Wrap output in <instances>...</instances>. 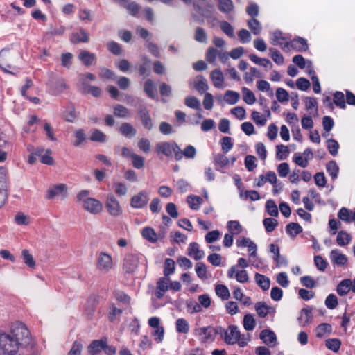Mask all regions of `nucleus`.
Instances as JSON below:
<instances>
[{
    "mask_svg": "<svg viewBox=\"0 0 355 355\" xmlns=\"http://www.w3.org/2000/svg\"><path fill=\"white\" fill-rule=\"evenodd\" d=\"M139 257L135 254L127 255L123 261V270L127 273L134 272L139 265Z\"/></svg>",
    "mask_w": 355,
    "mask_h": 355,
    "instance_id": "4468645a",
    "label": "nucleus"
},
{
    "mask_svg": "<svg viewBox=\"0 0 355 355\" xmlns=\"http://www.w3.org/2000/svg\"><path fill=\"white\" fill-rule=\"evenodd\" d=\"M210 78L216 87L222 88L224 87L225 78L223 73L220 69H215L211 71Z\"/></svg>",
    "mask_w": 355,
    "mask_h": 355,
    "instance_id": "5701e85b",
    "label": "nucleus"
},
{
    "mask_svg": "<svg viewBox=\"0 0 355 355\" xmlns=\"http://www.w3.org/2000/svg\"><path fill=\"white\" fill-rule=\"evenodd\" d=\"M195 270L197 273L198 277L202 279H207V268L205 264L202 263H198L196 265Z\"/></svg>",
    "mask_w": 355,
    "mask_h": 355,
    "instance_id": "e2e57ef3",
    "label": "nucleus"
},
{
    "mask_svg": "<svg viewBox=\"0 0 355 355\" xmlns=\"http://www.w3.org/2000/svg\"><path fill=\"white\" fill-rule=\"evenodd\" d=\"M19 349L17 342L8 333H0V355H15Z\"/></svg>",
    "mask_w": 355,
    "mask_h": 355,
    "instance_id": "39448f33",
    "label": "nucleus"
},
{
    "mask_svg": "<svg viewBox=\"0 0 355 355\" xmlns=\"http://www.w3.org/2000/svg\"><path fill=\"white\" fill-rule=\"evenodd\" d=\"M169 288V279L166 278H160L156 285L155 295L157 298H161Z\"/></svg>",
    "mask_w": 355,
    "mask_h": 355,
    "instance_id": "4be33fe9",
    "label": "nucleus"
},
{
    "mask_svg": "<svg viewBox=\"0 0 355 355\" xmlns=\"http://www.w3.org/2000/svg\"><path fill=\"white\" fill-rule=\"evenodd\" d=\"M230 112L239 120H243L246 118L245 110L241 106L235 107Z\"/></svg>",
    "mask_w": 355,
    "mask_h": 355,
    "instance_id": "338daca9",
    "label": "nucleus"
},
{
    "mask_svg": "<svg viewBox=\"0 0 355 355\" xmlns=\"http://www.w3.org/2000/svg\"><path fill=\"white\" fill-rule=\"evenodd\" d=\"M260 338L268 347H275L277 345V337L275 334L270 329H264L261 331Z\"/></svg>",
    "mask_w": 355,
    "mask_h": 355,
    "instance_id": "f3484780",
    "label": "nucleus"
},
{
    "mask_svg": "<svg viewBox=\"0 0 355 355\" xmlns=\"http://www.w3.org/2000/svg\"><path fill=\"white\" fill-rule=\"evenodd\" d=\"M114 189L116 195L119 197L126 196L128 193V187L125 183L116 182L114 184Z\"/></svg>",
    "mask_w": 355,
    "mask_h": 355,
    "instance_id": "de8ad7c7",
    "label": "nucleus"
},
{
    "mask_svg": "<svg viewBox=\"0 0 355 355\" xmlns=\"http://www.w3.org/2000/svg\"><path fill=\"white\" fill-rule=\"evenodd\" d=\"M270 54L271 56V58L273 60V61L279 64L282 65L284 64V59L282 55L276 49H269Z\"/></svg>",
    "mask_w": 355,
    "mask_h": 355,
    "instance_id": "4d7b16f0",
    "label": "nucleus"
},
{
    "mask_svg": "<svg viewBox=\"0 0 355 355\" xmlns=\"http://www.w3.org/2000/svg\"><path fill=\"white\" fill-rule=\"evenodd\" d=\"M351 241V236L344 231H340L336 238V242L340 246L347 245Z\"/></svg>",
    "mask_w": 355,
    "mask_h": 355,
    "instance_id": "c03bdc74",
    "label": "nucleus"
},
{
    "mask_svg": "<svg viewBox=\"0 0 355 355\" xmlns=\"http://www.w3.org/2000/svg\"><path fill=\"white\" fill-rule=\"evenodd\" d=\"M7 181L8 170L6 168L0 166V207H2L7 200Z\"/></svg>",
    "mask_w": 355,
    "mask_h": 355,
    "instance_id": "9b49d317",
    "label": "nucleus"
},
{
    "mask_svg": "<svg viewBox=\"0 0 355 355\" xmlns=\"http://www.w3.org/2000/svg\"><path fill=\"white\" fill-rule=\"evenodd\" d=\"M132 166L136 169H142L145 166V158L135 154L131 159Z\"/></svg>",
    "mask_w": 355,
    "mask_h": 355,
    "instance_id": "5fc2aeb1",
    "label": "nucleus"
},
{
    "mask_svg": "<svg viewBox=\"0 0 355 355\" xmlns=\"http://www.w3.org/2000/svg\"><path fill=\"white\" fill-rule=\"evenodd\" d=\"M119 131L121 134L128 138L134 137L137 132L135 128L128 123H122L119 128Z\"/></svg>",
    "mask_w": 355,
    "mask_h": 355,
    "instance_id": "7c9ffc66",
    "label": "nucleus"
},
{
    "mask_svg": "<svg viewBox=\"0 0 355 355\" xmlns=\"http://www.w3.org/2000/svg\"><path fill=\"white\" fill-rule=\"evenodd\" d=\"M327 171L332 178L335 179L338 176L339 168L335 162H330L327 165Z\"/></svg>",
    "mask_w": 355,
    "mask_h": 355,
    "instance_id": "69168bd1",
    "label": "nucleus"
},
{
    "mask_svg": "<svg viewBox=\"0 0 355 355\" xmlns=\"http://www.w3.org/2000/svg\"><path fill=\"white\" fill-rule=\"evenodd\" d=\"M8 334L17 342L19 348L28 345L31 343L30 331L22 322H16L13 323Z\"/></svg>",
    "mask_w": 355,
    "mask_h": 355,
    "instance_id": "7ed1b4c3",
    "label": "nucleus"
},
{
    "mask_svg": "<svg viewBox=\"0 0 355 355\" xmlns=\"http://www.w3.org/2000/svg\"><path fill=\"white\" fill-rule=\"evenodd\" d=\"M51 89L54 94H60L67 89V85L64 81L62 79H58L55 82L52 83Z\"/></svg>",
    "mask_w": 355,
    "mask_h": 355,
    "instance_id": "f704fd0d",
    "label": "nucleus"
},
{
    "mask_svg": "<svg viewBox=\"0 0 355 355\" xmlns=\"http://www.w3.org/2000/svg\"><path fill=\"white\" fill-rule=\"evenodd\" d=\"M83 351V344L80 341L73 342L67 355H81Z\"/></svg>",
    "mask_w": 355,
    "mask_h": 355,
    "instance_id": "0e129e2a",
    "label": "nucleus"
},
{
    "mask_svg": "<svg viewBox=\"0 0 355 355\" xmlns=\"http://www.w3.org/2000/svg\"><path fill=\"white\" fill-rule=\"evenodd\" d=\"M266 209L268 214L270 215L271 216H278L277 207L273 200H267L266 203Z\"/></svg>",
    "mask_w": 355,
    "mask_h": 355,
    "instance_id": "bf43d9fd",
    "label": "nucleus"
},
{
    "mask_svg": "<svg viewBox=\"0 0 355 355\" xmlns=\"http://www.w3.org/2000/svg\"><path fill=\"white\" fill-rule=\"evenodd\" d=\"M290 153L288 147L283 144L277 145L276 146V157L279 160L286 159Z\"/></svg>",
    "mask_w": 355,
    "mask_h": 355,
    "instance_id": "4c0bfd02",
    "label": "nucleus"
},
{
    "mask_svg": "<svg viewBox=\"0 0 355 355\" xmlns=\"http://www.w3.org/2000/svg\"><path fill=\"white\" fill-rule=\"evenodd\" d=\"M138 147L140 150L144 153H148L150 150V142L149 139L146 138H141L138 141Z\"/></svg>",
    "mask_w": 355,
    "mask_h": 355,
    "instance_id": "680f3d73",
    "label": "nucleus"
},
{
    "mask_svg": "<svg viewBox=\"0 0 355 355\" xmlns=\"http://www.w3.org/2000/svg\"><path fill=\"white\" fill-rule=\"evenodd\" d=\"M53 151L50 148H44L43 147H38L35 150V154L40 158V161L46 165H53L54 159L52 157Z\"/></svg>",
    "mask_w": 355,
    "mask_h": 355,
    "instance_id": "f8f14e48",
    "label": "nucleus"
},
{
    "mask_svg": "<svg viewBox=\"0 0 355 355\" xmlns=\"http://www.w3.org/2000/svg\"><path fill=\"white\" fill-rule=\"evenodd\" d=\"M144 90L150 97H155L156 93V86L152 80H148L146 81L144 85Z\"/></svg>",
    "mask_w": 355,
    "mask_h": 355,
    "instance_id": "13d9d810",
    "label": "nucleus"
},
{
    "mask_svg": "<svg viewBox=\"0 0 355 355\" xmlns=\"http://www.w3.org/2000/svg\"><path fill=\"white\" fill-rule=\"evenodd\" d=\"M215 291H216V295L219 297H220L223 300H227L230 296L229 289L225 285H223V284L216 285V288H215Z\"/></svg>",
    "mask_w": 355,
    "mask_h": 355,
    "instance_id": "37998d69",
    "label": "nucleus"
},
{
    "mask_svg": "<svg viewBox=\"0 0 355 355\" xmlns=\"http://www.w3.org/2000/svg\"><path fill=\"white\" fill-rule=\"evenodd\" d=\"M227 228L229 231V233L232 234H239L243 230V227L240 224V223L237 220H230L227 223Z\"/></svg>",
    "mask_w": 355,
    "mask_h": 355,
    "instance_id": "72a5a7b5",
    "label": "nucleus"
},
{
    "mask_svg": "<svg viewBox=\"0 0 355 355\" xmlns=\"http://www.w3.org/2000/svg\"><path fill=\"white\" fill-rule=\"evenodd\" d=\"M196 335L202 343H209L214 340V329L209 327H201L196 330Z\"/></svg>",
    "mask_w": 355,
    "mask_h": 355,
    "instance_id": "dca6fc26",
    "label": "nucleus"
},
{
    "mask_svg": "<svg viewBox=\"0 0 355 355\" xmlns=\"http://www.w3.org/2000/svg\"><path fill=\"white\" fill-rule=\"evenodd\" d=\"M78 58L86 66L92 65L95 60V55L85 50L80 51Z\"/></svg>",
    "mask_w": 355,
    "mask_h": 355,
    "instance_id": "a878e982",
    "label": "nucleus"
},
{
    "mask_svg": "<svg viewBox=\"0 0 355 355\" xmlns=\"http://www.w3.org/2000/svg\"><path fill=\"white\" fill-rule=\"evenodd\" d=\"M332 331L331 326L328 323H322L315 329V335L318 338L328 336Z\"/></svg>",
    "mask_w": 355,
    "mask_h": 355,
    "instance_id": "c85d7f7f",
    "label": "nucleus"
},
{
    "mask_svg": "<svg viewBox=\"0 0 355 355\" xmlns=\"http://www.w3.org/2000/svg\"><path fill=\"white\" fill-rule=\"evenodd\" d=\"M14 220L18 225H28L31 223V218L28 214L20 211L16 214Z\"/></svg>",
    "mask_w": 355,
    "mask_h": 355,
    "instance_id": "473e14b6",
    "label": "nucleus"
},
{
    "mask_svg": "<svg viewBox=\"0 0 355 355\" xmlns=\"http://www.w3.org/2000/svg\"><path fill=\"white\" fill-rule=\"evenodd\" d=\"M254 307L257 314L261 318H264L268 314L275 312V308L261 302L257 303Z\"/></svg>",
    "mask_w": 355,
    "mask_h": 355,
    "instance_id": "b1692460",
    "label": "nucleus"
},
{
    "mask_svg": "<svg viewBox=\"0 0 355 355\" xmlns=\"http://www.w3.org/2000/svg\"><path fill=\"white\" fill-rule=\"evenodd\" d=\"M341 342L338 338L328 339L326 340V347L335 352H338L340 349Z\"/></svg>",
    "mask_w": 355,
    "mask_h": 355,
    "instance_id": "6e6d98bb",
    "label": "nucleus"
},
{
    "mask_svg": "<svg viewBox=\"0 0 355 355\" xmlns=\"http://www.w3.org/2000/svg\"><path fill=\"white\" fill-rule=\"evenodd\" d=\"M21 254L24 264L31 269H35L36 266V261L34 259L33 256L30 253L29 250L24 249L22 250Z\"/></svg>",
    "mask_w": 355,
    "mask_h": 355,
    "instance_id": "bb28decb",
    "label": "nucleus"
},
{
    "mask_svg": "<svg viewBox=\"0 0 355 355\" xmlns=\"http://www.w3.org/2000/svg\"><path fill=\"white\" fill-rule=\"evenodd\" d=\"M140 118L144 126L148 130L151 129L153 123L147 110H142L139 112Z\"/></svg>",
    "mask_w": 355,
    "mask_h": 355,
    "instance_id": "a18cd8bd",
    "label": "nucleus"
},
{
    "mask_svg": "<svg viewBox=\"0 0 355 355\" xmlns=\"http://www.w3.org/2000/svg\"><path fill=\"white\" fill-rule=\"evenodd\" d=\"M240 197L245 200L250 198L252 201L258 200L260 198L259 193L254 190L241 191Z\"/></svg>",
    "mask_w": 355,
    "mask_h": 355,
    "instance_id": "603ef678",
    "label": "nucleus"
},
{
    "mask_svg": "<svg viewBox=\"0 0 355 355\" xmlns=\"http://www.w3.org/2000/svg\"><path fill=\"white\" fill-rule=\"evenodd\" d=\"M105 347V340H96L93 341L88 347V352L91 355L99 353Z\"/></svg>",
    "mask_w": 355,
    "mask_h": 355,
    "instance_id": "cd10ccee",
    "label": "nucleus"
},
{
    "mask_svg": "<svg viewBox=\"0 0 355 355\" xmlns=\"http://www.w3.org/2000/svg\"><path fill=\"white\" fill-rule=\"evenodd\" d=\"M239 99V94L232 90H227L224 94V100L229 105H235Z\"/></svg>",
    "mask_w": 355,
    "mask_h": 355,
    "instance_id": "2f4dec72",
    "label": "nucleus"
},
{
    "mask_svg": "<svg viewBox=\"0 0 355 355\" xmlns=\"http://www.w3.org/2000/svg\"><path fill=\"white\" fill-rule=\"evenodd\" d=\"M88 190H82L77 194V200L83 209L92 215L100 214L103 209L102 202L98 199L90 197Z\"/></svg>",
    "mask_w": 355,
    "mask_h": 355,
    "instance_id": "f03ea898",
    "label": "nucleus"
},
{
    "mask_svg": "<svg viewBox=\"0 0 355 355\" xmlns=\"http://www.w3.org/2000/svg\"><path fill=\"white\" fill-rule=\"evenodd\" d=\"M142 236L150 243H156L159 239V235L155 232V230L150 227H144L141 230Z\"/></svg>",
    "mask_w": 355,
    "mask_h": 355,
    "instance_id": "393cba45",
    "label": "nucleus"
},
{
    "mask_svg": "<svg viewBox=\"0 0 355 355\" xmlns=\"http://www.w3.org/2000/svg\"><path fill=\"white\" fill-rule=\"evenodd\" d=\"M114 114L117 117L126 118L130 115V112L125 107L116 105L114 107Z\"/></svg>",
    "mask_w": 355,
    "mask_h": 355,
    "instance_id": "3c124183",
    "label": "nucleus"
},
{
    "mask_svg": "<svg viewBox=\"0 0 355 355\" xmlns=\"http://www.w3.org/2000/svg\"><path fill=\"white\" fill-rule=\"evenodd\" d=\"M68 195V187L65 184H55L48 189L46 198L54 199L55 198L64 200Z\"/></svg>",
    "mask_w": 355,
    "mask_h": 355,
    "instance_id": "1a4fd4ad",
    "label": "nucleus"
},
{
    "mask_svg": "<svg viewBox=\"0 0 355 355\" xmlns=\"http://www.w3.org/2000/svg\"><path fill=\"white\" fill-rule=\"evenodd\" d=\"M187 254L195 260H200L205 256L204 252L200 249L199 245L196 242L189 244Z\"/></svg>",
    "mask_w": 355,
    "mask_h": 355,
    "instance_id": "412c9836",
    "label": "nucleus"
},
{
    "mask_svg": "<svg viewBox=\"0 0 355 355\" xmlns=\"http://www.w3.org/2000/svg\"><path fill=\"white\" fill-rule=\"evenodd\" d=\"M149 200V195L146 191L142 190L134 194L130 201V205L133 209H143Z\"/></svg>",
    "mask_w": 355,
    "mask_h": 355,
    "instance_id": "9d476101",
    "label": "nucleus"
},
{
    "mask_svg": "<svg viewBox=\"0 0 355 355\" xmlns=\"http://www.w3.org/2000/svg\"><path fill=\"white\" fill-rule=\"evenodd\" d=\"M257 284L264 291L270 288V279L263 275L256 273L254 275Z\"/></svg>",
    "mask_w": 355,
    "mask_h": 355,
    "instance_id": "c9c22d12",
    "label": "nucleus"
},
{
    "mask_svg": "<svg viewBox=\"0 0 355 355\" xmlns=\"http://www.w3.org/2000/svg\"><path fill=\"white\" fill-rule=\"evenodd\" d=\"M112 256L106 252H101L97 256L96 268L102 274L108 273L113 268Z\"/></svg>",
    "mask_w": 355,
    "mask_h": 355,
    "instance_id": "6e6552de",
    "label": "nucleus"
},
{
    "mask_svg": "<svg viewBox=\"0 0 355 355\" xmlns=\"http://www.w3.org/2000/svg\"><path fill=\"white\" fill-rule=\"evenodd\" d=\"M286 231L290 236L295 237L302 232V227L298 223H291L286 226Z\"/></svg>",
    "mask_w": 355,
    "mask_h": 355,
    "instance_id": "09e8293b",
    "label": "nucleus"
},
{
    "mask_svg": "<svg viewBox=\"0 0 355 355\" xmlns=\"http://www.w3.org/2000/svg\"><path fill=\"white\" fill-rule=\"evenodd\" d=\"M20 54L11 47H7L0 51V67L6 72L14 73L17 69Z\"/></svg>",
    "mask_w": 355,
    "mask_h": 355,
    "instance_id": "f257e3e1",
    "label": "nucleus"
},
{
    "mask_svg": "<svg viewBox=\"0 0 355 355\" xmlns=\"http://www.w3.org/2000/svg\"><path fill=\"white\" fill-rule=\"evenodd\" d=\"M236 245L238 248H247L250 253V259L255 257L257 254V245L249 238L239 237L236 240Z\"/></svg>",
    "mask_w": 355,
    "mask_h": 355,
    "instance_id": "2eb2a0df",
    "label": "nucleus"
},
{
    "mask_svg": "<svg viewBox=\"0 0 355 355\" xmlns=\"http://www.w3.org/2000/svg\"><path fill=\"white\" fill-rule=\"evenodd\" d=\"M176 330L178 333L187 334L189 331L190 326L187 320L179 318L175 322Z\"/></svg>",
    "mask_w": 355,
    "mask_h": 355,
    "instance_id": "e433bc0d",
    "label": "nucleus"
},
{
    "mask_svg": "<svg viewBox=\"0 0 355 355\" xmlns=\"http://www.w3.org/2000/svg\"><path fill=\"white\" fill-rule=\"evenodd\" d=\"M276 97L280 103L288 102L289 101V94L288 92L281 87L277 89Z\"/></svg>",
    "mask_w": 355,
    "mask_h": 355,
    "instance_id": "052dcab7",
    "label": "nucleus"
},
{
    "mask_svg": "<svg viewBox=\"0 0 355 355\" xmlns=\"http://www.w3.org/2000/svg\"><path fill=\"white\" fill-rule=\"evenodd\" d=\"M105 204L107 213L112 217L117 218L123 214V208L113 193L107 195Z\"/></svg>",
    "mask_w": 355,
    "mask_h": 355,
    "instance_id": "0eeeda50",
    "label": "nucleus"
},
{
    "mask_svg": "<svg viewBox=\"0 0 355 355\" xmlns=\"http://www.w3.org/2000/svg\"><path fill=\"white\" fill-rule=\"evenodd\" d=\"M187 202L191 209L197 210L202 203V199L198 196L191 195L187 197Z\"/></svg>",
    "mask_w": 355,
    "mask_h": 355,
    "instance_id": "ea45409f",
    "label": "nucleus"
},
{
    "mask_svg": "<svg viewBox=\"0 0 355 355\" xmlns=\"http://www.w3.org/2000/svg\"><path fill=\"white\" fill-rule=\"evenodd\" d=\"M331 262L339 266H345L348 261L347 257L338 250H332L330 252Z\"/></svg>",
    "mask_w": 355,
    "mask_h": 355,
    "instance_id": "a211bd4d",
    "label": "nucleus"
},
{
    "mask_svg": "<svg viewBox=\"0 0 355 355\" xmlns=\"http://www.w3.org/2000/svg\"><path fill=\"white\" fill-rule=\"evenodd\" d=\"M155 148L158 154H163L166 157L174 155L177 160L182 159V150L175 143L159 142Z\"/></svg>",
    "mask_w": 355,
    "mask_h": 355,
    "instance_id": "423d86ee",
    "label": "nucleus"
},
{
    "mask_svg": "<svg viewBox=\"0 0 355 355\" xmlns=\"http://www.w3.org/2000/svg\"><path fill=\"white\" fill-rule=\"evenodd\" d=\"M225 342L229 345H238L243 347L248 345L250 340L249 334H241L236 326L231 325L225 330L224 333Z\"/></svg>",
    "mask_w": 355,
    "mask_h": 355,
    "instance_id": "20e7f679",
    "label": "nucleus"
},
{
    "mask_svg": "<svg viewBox=\"0 0 355 355\" xmlns=\"http://www.w3.org/2000/svg\"><path fill=\"white\" fill-rule=\"evenodd\" d=\"M195 88L200 92L203 93L208 89L206 80L202 76H197L194 80Z\"/></svg>",
    "mask_w": 355,
    "mask_h": 355,
    "instance_id": "a19ab883",
    "label": "nucleus"
},
{
    "mask_svg": "<svg viewBox=\"0 0 355 355\" xmlns=\"http://www.w3.org/2000/svg\"><path fill=\"white\" fill-rule=\"evenodd\" d=\"M248 26L253 34L259 35L261 31V26L258 20L254 18L248 21Z\"/></svg>",
    "mask_w": 355,
    "mask_h": 355,
    "instance_id": "864d4df0",
    "label": "nucleus"
},
{
    "mask_svg": "<svg viewBox=\"0 0 355 355\" xmlns=\"http://www.w3.org/2000/svg\"><path fill=\"white\" fill-rule=\"evenodd\" d=\"M270 116V112L268 109L266 114H262L260 112L253 110L251 114L252 120L257 125L263 126L266 124L268 118Z\"/></svg>",
    "mask_w": 355,
    "mask_h": 355,
    "instance_id": "6ab92c4d",
    "label": "nucleus"
},
{
    "mask_svg": "<svg viewBox=\"0 0 355 355\" xmlns=\"http://www.w3.org/2000/svg\"><path fill=\"white\" fill-rule=\"evenodd\" d=\"M229 278H236V281L240 283H246L249 280V276L246 270H238L236 266H232L227 271Z\"/></svg>",
    "mask_w": 355,
    "mask_h": 355,
    "instance_id": "ddd939ff",
    "label": "nucleus"
},
{
    "mask_svg": "<svg viewBox=\"0 0 355 355\" xmlns=\"http://www.w3.org/2000/svg\"><path fill=\"white\" fill-rule=\"evenodd\" d=\"M255 320L250 314H247L243 318V327L246 331H252L255 327Z\"/></svg>",
    "mask_w": 355,
    "mask_h": 355,
    "instance_id": "8fccbe9b",
    "label": "nucleus"
},
{
    "mask_svg": "<svg viewBox=\"0 0 355 355\" xmlns=\"http://www.w3.org/2000/svg\"><path fill=\"white\" fill-rule=\"evenodd\" d=\"M277 282L283 288H286L289 285V280L287 274L284 272H280L277 275Z\"/></svg>",
    "mask_w": 355,
    "mask_h": 355,
    "instance_id": "774afa93",
    "label": "nucleus"
},
{
    "mask_svg": "<svg viewBox=\"0 0 355 355\" xmlns=\"http://www.w3.org/2000/svg\"><path fill=\"white\" fill-rule=\"evenodd\" d=\"M351 284L352 281L350 279H345L341 281L337 286L338 293L341 296L347 294L350 291Z\"/></svg>",
    "mask_w": 355,
    "mask_h": 355,
    "instance_id": "58836bf2",
    "label": "nucleus"
},
{
    "mask_svg": "<svg viewBox=\"0 0 355 355\" xmlns=\"http://www.w3.org/2000/svg\"><path fill=\"white\" fill-rule=\"evenodd\" d=\"M243 100L248 105H253L256 101L257 98L254 94L247 87H242L241 89Z\"/></svg>",
    "mask_w": 355,
    "mask_h": 355,
    "instance_id": "c756f323",
    "label": "nucleus"
},
{
    "mask_svg": "<svg viewBox=\"0 0 355 355\" xmlns=\"http://www.w3.org/2000/svg\"><path fill=\"white\" fill-rule=\"evenodd\" d=\"M123 312L122 309L117 307L116 304H112L110 308L108 318L111 322L119 320Z\"/></svg>",
    "mask_w": 355,
    "mask_h": 355,
    "instance_id": "49530a36",
    "label": "nucleus"
},
{
    "mask_svg": "<svg viewBox=\"0 0 355 355\" xmlns=\"http://www.w3.org/2000/svg\"><path fill=\"white\" fill-rule=\"evenodd\" d=\"M89 40V35L87 32L83 29L80 28L77 32H74L71 34L70 41L73 44H78L80 42L87 43Z\"/></svg>",
    "mask_w": 355,
    "mask_h": 355,
    "instance_id": "aec40b11",
    "label": "nucleus"
},
{
    "mask_svg": "<svg viewBox=\"0 0 355 355\" xmlns=\"http://www.w3.org/2000/svg\"><path fill=\"white\" fill-rule=\"evenodd\" d=\"M291 45L299 51H306L308 49L306 41L302 37L293 40L291 42Z\"/></svg>",
    "mask_w": 355,
    "mask_h": 355,
    "instance_id": "79ce46f5",
    "label": "nucleus"
}]
</instances>
